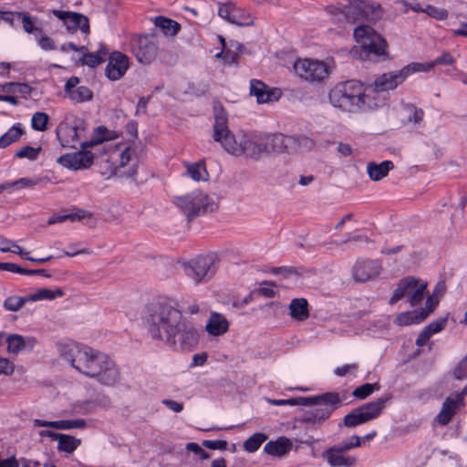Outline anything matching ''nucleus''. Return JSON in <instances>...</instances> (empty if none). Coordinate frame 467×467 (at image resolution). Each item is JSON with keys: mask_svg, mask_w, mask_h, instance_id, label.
Returning <instances> with one entry per match:
<instances>
[{"mask_svg": "<svg viewBox=\"0 0 467 467\" xmlns=\"http://www.w3.org/2000/svg\"><path fill=\"white\" fill-rule=\"evenodd\" d=\"M149 336L156 341L181 348L195 345L199 338L195 325L177 308L162 303L151 304L143 316Z\"/></svg>", "mask_w": 467, "mask_h": 467, "instance_id": "nucleus-1", "label": "nucleus"}, {"mask_svg": "<svg viewBox=\"0 0 467 467\" xmlns=\"http://www.w3.org/2000/svg\"><path fill=\"white\" fill-rule=\"evenodd\" d=\"M57 348L59 357L85 376L108 387L120 382V371L109 355L69 339L58 342Z\"/></svg>", "mask_w": 467, "mask_h": 467, "instance_id": "nucleus-2", "label": "nucleus"}, {"mask_svg": "<svg viewBox=\"0 0 467 467\" xmlns=\"http://www.w3.org/2000/svg\"><path fill=\"white\" fill-rule=\"evenodd\" d=\"M369 96L361 83L348 80L335 85L329 90L328 99L336 109L346 112H357L375 109V105L379 103L370 99Z\"/></svg>", "mask_w": 467, "mask_h": 467, "instance_id": "nucleus-3", "label": "nucleus"}, {"mask_svg": "<svg viewBox=\"0 0 467 467\" xmlns=\"http://www.w3.org/2000/svg\"><path fill=\"white\" fill-rule=\"evenodd\" d=\"M336 61L331 57L324 59L298 57L293 63V71L301 80L311 84L325 83L336 70Z\"/></svg>", "mask_w": 467, "mask_h": 467, "instance_id": "nucleus-4", "label": "nucleus"}, {"mask_svg": "<svg viewBox=\"0 0 467 467\" xmlns=\"http://www.w3.org/2000/svg\"><path fill=\"white\" fill-rule=\"evenodd\" d=\"M2 18L5 22L10 26H16L22 25L24 30L31 34L40 49L43 51L50 52L60 50V46L57 41L50 36H48L42 28L36 25V18L30 16L28 14L24 12H11L2 14Z\"/></svg>", "mask_w": 467, "mask_h": 467, "instance_id": "nucleus-5", "label": "nucleus"}, {"mask_svg": "<svg viewBox=\"0 0 467 467\" xmlns=\"http://www.w3.org/2000/svg\"><path fill=\"white\" fill-rule=\"evenodd\" d=\"M405 80L401 69L385 72L378 75L373 82L366 88V91L368 95H370V99L379 101L375 105V108H379L385 105L389 99V92L396 89Z\"/></svg>", "mask_w": 467, "mask_h": 467, "instance_id": "nucleus-6", "label": "nucleus"}, {"mask_svg": "<svg viewBox=\"0 0 467 467\" xmlns=\"http://www.w3.org/2000/svg\"><path fill=\"white\" fill-rule=\"evenodd\" d=\"M354 37L359 44L362 53V59H369L370 56L376 57L387 55V42L372 27L360 26L354 30Z\"/></svg>", "mask_w": 467, "mask_h": 467, "instance_id": "nucleus-7", "label": "nucleus"}, {"mask_svg": "<svg viewBox=\"0 0 467 467\" xmlns=\"http://www.w3.org/2000/svg\"><path fill=\"white\" fill-rule=\"evenodd\" d=\"M245 131H238L232 133L227 127V119L224 115H219L215 118L213 125V139L223 148L229 154L241 157L243 151V136Z\"/></svg>", "mask_w": 467, "mask_h": 467, "instance_id": "nucleus-8", "label": "nucleus"}, {"mask_svg": "<svg viewBox=\"0 0 467 467\" xmlns=\"http://www.w3.org/2000/svg\"><path fill=\"white\" fill-rule=\"evenodd\" d=\"M174 202L187 216H196L202 213L212 212L215 206L213 200L202 191H193L177 197Z\"/></svg>", "mask_w": 467, "mask_h": 467, "instance_id": "nucleus-9", "label": "nucleus"}, {"mask_svg": "<svg viewBox=\"0 0 467 467\" xmlns=\"http://www.w3.org/2000/svg\"><path fill=\"white\" fill-rule=\"evenodd\" d=\"M427 285L426 281L412 276L405 277L400 281L390 298V303L394 304L406 296L412 306H417L422 301Z\"/></svg>", "mask_w": 467, "mask_h": 467, "instance_id": "nucleus-10", "label": "nucleus"}, {"mask_svg": "<svg viewBox=\"0 0 467 467\" xmlns=\"http://www.w3.org/2000/svg\"><path fill=\"white\" fill-rule=\"evenodd\" d=\"M387 400L388 398H380L353 410L345 416L344 424L353 428L378 418L384 410Z\"/></svg>", "mask_w": 467, "mask_h": 467, "instance_id": "nucleus-11", "label": "nucleus"}, {"mask_svg": "<svg viewBox=\"0 0 467 467\" xmlns=\"http://www.w3.org/2000/svg\"><path fill=\"white\" fill-rule=\"evenodd\" d=\"M316 398V402L311 405L314 407L303 415L304 422L316 424L327 420L339 403V397L335 393H326Z\"/></svg>", "mask_w": 467, "mask_h": 467, "instance_id": "nucleus-12", "label": "nucleus"}, {"mask_svg": "<svg viewBox=\"0 0 467 467\" xmlns=\"http://www.w3.org/2000/svg\"><path fill=\"white\" fill-rule=\"evenodd\" d=\"M60 51L63 53H75L76 57L74 59L81 61L83 65L89 67H98L103 63L109 56V49L103 44H100L99 49L95 52H88L86 47H78L72 42H68L62 44Z\"/></svg>", "mask_w": 467, "mask_h": 467, "instance_id": "nucleus-13", "label": "nucleus"}, {"mask_svg": "<svg viewBox=\"0 0 467 467\" xmlns=\"http://www.w3.org/2000/svg\"><path fill=\"white\" fill-rule=\"evenodd\" d=\"M129 48L141 64L151 63L158 55L157 41L151 36H132Z\"/></svg>", "mask_w": 467, "mask_h": 467, "instance_id": "nucleus-14", "label": "nucleus"}, {"mask_svg": "<svg viewBox=\"0 0 467 467\" xmlns=\"http://www.w3.org/2000/svg\"><path fill=\"white\" fill-rule=\"evenodd\" d=\"M111 158L118 160L119 167L128 168V175L133 176L136 173L138 164V146L136 142L118 144L111 152Z\"/></svg>", "mask_w": 467, "mask_h": 467, "instance_id": "nucleus-15", "label": "nucleus"}, {"mask_svg": "<svg viewBox=\"0 0 467 467\" xmlns=\"http://www.w3.org/2000/svg\"><path fill=\"white\" fill-rule=\"evenodd\" d=\"M214 260L215 256L213 254L198 256L185 264V273L198 284L212 273Z\"/></svg>", "mask_w": 467, "mask_h": 467, "instance_id": "nucleus-16", "label": "nucleus"}, {"mask_svg": "<svg viewBox=\"0 0 467 467\" xmlns=\"http://www.w3.org/2000/svg\"><path fill=\"white\" fill-rule=\"evenodd\" d=\"M244 155L246 158L258 160L266 154L265 133L257 131H245L243 136Z\"/></svg>", "mask_w": 467, "mask_h": 467, "instance_id": "nucleus-17", "label": "nucleus"}, {"mask_svg": "<svg viewBox=\"0 0 467 467\" xmlns=\"http://www.w3.org/2000/svg\"><path fill=\"white\" fill-rule=\"evenodd\" d=\"M249 93L258 104H269L278 101L283 92L278 88L269 87L259 79L250 81Z\"/></svg>", "mask_w": 467, "mask_h": 467, "instance_id": "nucleus-18", "label": "nucleus"}, {"mask_svg": "<svg viewBox=\"0 0 467 467\" xmlns=\"http://www.w3.org/2000/svg\"><path fill=\"white\" fill-rule=\"evenodd\" d=\"M130 67V58L119 51H114L108 56L105 76L111 81L122 78Z\"/></svg>", "mask_w": 467, "mask_h": 467, "instance_id": "nucleus-19", "label": "nucleus"}, {"mask_svg": "<svg viewBox=\"0 0 467 467\" xmlns=\"http://www.w3.org/2000/svg\"><path fill=\"white\" fill-rule=\"evenodd\" d=\"M53 14L63 22V25L68 32L73 33L77 30H80L85 35L89 33V21L86 16L63 10H54Z\"/></svg>", "mask_w": 467, "mask_h": 467, "instance_id": "nucleus-20", "label": "nucleus"}, {"mask_svg": "<svg viewBox=\"0 0 467 467\" xmlns=\"http://www.w3.org/2000/svg\"><path fill=\"white\" fill-rule=\"evenodd\" d=\"M94 156L90 151L82 150L67 153L57 159V162L69 170L88 169L93 163Z\"/></svg>", "mask_w": 467, "mask_h": 467, "instance_id": "nucleus-21", "label": "nucleus"}, {"mask_svg": "<svg viewBox=\"0 0 467 467\" xmlns=\"http://www.w3.org/2000/svg\"><path fill=\"white\" fill-rule=\"evenodd\" d=\"M56 133L63 147L77 148L82 143L80 140L84 137V129L63 121L57 126Z\"/></svg>", "mask_w": 467, "mask_h": 467, "instance_id": "nucleus-22", "label": "nucleus"}, {"mask_svg": "<svg viewBox=\"0 0 467 467\" xmlns=\"http://www.w3.org/2000/svg\"><path fill=\"white\" fill-rule=\"evenodd\" d=\"M80 79L78 77L69 78L64 88L65 97L74 103H83L92 99L93 93L86 86L79 85Z\"/></svg>", "mask_w": 467, "mask_h": 467, "instance_id": "nucleus-23", "label": "nucleus"}, {"mask_svg": "<svg viewBox=\"0 0 467 467\" xmlns=\"http://www.w3.org/2000/svg\"><path fill=\"white\" fill-rule=\"evenodd\" d=\"M347 15L354 19L366 18L372 20L380 15V6L370 5L365 0H349Z\"/></svg>", "mask_w": 467, "mask_h": 467, "instance_id": "nucleus-24", "label": "nucleus"}, {"mask_svg": "<svg viewBox=\"0 0 467 467\" xmlns=\"http://www.w3.org/2000/svg\"><path fill=\"white\" fill-rule=\"evenodd\" d=\"M382 270L378 260H358L353 267V277L358 282H367L378 276Z\"/></svg>", "mask_w": 467, "mask_h": 467, "instance_id": "nucleus-25", "label": "nucleus"}, {"mask_svg": "<svg viewBox=\"0 0 467 467\" xmlns=\"http://www.w3.org/2000/svg\"><path fill=\"white\" fill-rule=\"evenodd\" d=\"M462 407L461 398H453L451 395L447 397L435 417V421L441 426L447 425Z\"/></svg>", "mask_w": 467, "mask_h": 467, "instance_id": "nucleus-26", "label": "nucleus"}, {"mask_svg": "<svg viewBox=\"0 0 467 467\" xmlns=\"http://www.w3.org/2000/svg\"><path fill=\"white\" fill-rule=\"evenodd\" d=\"M345 450L339 446H334L327 450L323 456L331 467H352L357 460L353 456L346 455Z\"/></svg>", "mask_w": 467, "mask_h": 467, "instance_id": "nucleus-27", "label": "nucleus"}, {"mask_svg": "<svg viewBox=\"0 0 467 467\" xmlns=\"http://www.w3.org/2000/svg\"><path fill=\"white\" fill-rule=\"evenodd\" d=\"M294 137L285 136L283 134H266L265 133V147L266 154L271 152H291L292 143Z\"/></svg>", "mask_w": 467, "mask_h": 467, "instance_id": "nucleus-28", "label": "nucleus"}, {"mask_svg": "<svg viewBox=\"0 0 467 467\" xmlns=\"http://www.w3.org/2000/svg\"><path fill=\"white\" fill-rule=\"evenodd\" d=\"M35 427H47L56 430H72L84 429L87 425L83 419L61 420H44L36 419L33 421Z\"/></svg>", "mask_w": 467, "mask_h": 467, "instance_id": "nucleus-29", "label": "nucleus"}, {"mask_svg": "<svg viewBox=\"0 0 467 467\" xmlns=\"http://www.w3.org/2000/svg\"><path fill=\"white\" fill-rule=\"evenodd\" d=\"M36 343V340L33 337H24L18 334H12L6 337L7 351L15 355L22 350L33 349Z\"/></svg>", "mask_w": 467, "mask_h": 467, "instance_id": "nucleus-30", "label": "nucleus"}, {"mask_svg": "<svg viewBox=\"0 0 467 467\" xmlns=\"http://www.w3.org/2000/svg\"><path fill=\"white\" fill-rule=\"evenodd\" d=\"M229 328V322L224 316L217 312H213L205 325V330L211 337H220L224 335Z\"/></svg>", "mask_w": 467, "mask_h": 467, "instance_id": "nucleus-31", "label": "nucleus"}, {"mask_svg": "<svg viewBox=\"0 0 467 467\" xmlns=\"http://www.w3.org/2000/svg\"><path fill=\"white\" fill-rule=\"evenodd\" d=\"M182 165L185 168L184 176L191 178L196 182L209 181L210 174L204 160H200L196 162L183 161Z\"/></svg>", "mask_w": 467, "mask_h": 467, "instance_id": "nucleus-32", "label": "nucleus"}, {"mask_svg": "<svg viewBox=\"0 0 467 467\" xmlns=\"http://www.w3.org/2000/svg\"><path fill=\"white\" fill-rule=\"evenodd\" d=\"M394 164L391 161H383L381 162H368L366 170L368 178L372 182H379L388 176L389 172L393 170Z\"/></svg>", "mask_w": 467, "mask_h": 467, "instance_id": "nucleus-33", "label": "nucleus"}, {"mask_svg": "<svg viewBox=\"0 0 467 467\" xmlns=\"http://www.w3.org/2000/svg\"><path fill=\"white\" fill-rule=\"evenodd\" d=\"M291 449L292 441L286 437H279L275 441H268L264 447V452L274 457H282Z\"/></svg>", "mask_w": 467, "mask_h": 467, "instance_id": "nucleus-34", "label": "nucleus"}, {"mask_svg": "<svg viewBox=\"0 0 467 467\" xmlns=\"http://www.w3.org/2000/svg\"><path fill=\"white\" fill-rule=\"evenodd\" d=\"M449 26L452 36L467 37V7L457 13L454 19L451 17Z\"/></svg>", "mask_w": 467, "mask_h": 467, "instance_id": "nucleus-35", "label": "nucleus"}, {"mask_svg": "<svg viewBox=\"0 0 467 467\" xmlns=\"http://www.w3.org/2000/svg\"><path fill=\"white\" fill-rule=\"evenodd\" d=\"M65 295L64 291L60 288L50 289L47 287H40L35 289L32 293L27 295L29 302L54 300L62 297Z\"/></svg>", "mask_w": 467, "mask_h": 467, "instance_id": "nucleus-36", "label": "nucleus"}, {"mask_svg": "<svg viewBox=\"0 0 467 467\" xmlns=\"http://www.w3.org/2000/svg\"><path fill=\"white\" fill-rule=\"evenodd\" d=\"M292 318L297 321L306 320L308 317V304L305 298L293 299L289 306Z\"/></svg>", "mask_w": 467, "mask_h": 467, "instance_id": "nucleus-37", "label": "nucleus"}, {"mask_svg": "<svg viewBox=\"0 0 467 467\" xmlns=\"http://www.w3.org/2000/svg\"><path fill=\"white\" fill-rule=\"evenodd\" d=\"M25 130L21 123H15L7 131L0 137V148H6L18 141Z\"/></svg>", "mask_w": 467, "mask_h": 467, "instance_id": "nucleus-38", "label": "nucleus"}, {"mask_svg": "<svg viewBox=\"0 0 467 467\" xmlns=\"http://www.w3.org/2000/svg\"><path fill=\"white\" fill-rule=\"evenodd\" d=\"M154 23L167 36H175L181 29V25L178 22L161 16H157Z\"/></svg>", "mask_w": 467, "mask_h": 467, "instance_id": "nucleus-39", "label": "nucleus"}, {"mask_svg": "<svg viewBox=\"0 0 467 467\" xmlns=\"http://www.w3.org/2000/svg\"><path fill=\"white\" fill-rule=\"evenodd\" d=\"M39 182L37 178H21L15 182H5L0 185V192H13L23 188H31Z\"/></svg>", "mask_w": 467, "mask_h": 467, "instance_id": "nucleus-40", "label": "nucleus"}, {"mask_svg": "<svg viewBox=\"0 0 467 467\" xmlns=\"http://www.w3.org/2000/svg\"><path fill=\"white\" fill-rule=\"evenodd\" d=\"M425 318H426V313H420L419 310H413V311L404 312V313L400 314L396 317L395 323L399 326H410V325L420 323Z\"/></svg>", "mask_w": 467, "mask_h": 467, "instance_id": "nucleus-41", "label": "nucleus"}, {"mask_svg": "<svg viewBox=\"0 0 467 467\" xmlns=\"http://www.w3.org/2000/svg\"><path fill=\"white\" fill-rule=\"evenodd\" d=\"M110 139H112L111 132L107 128L99 126L94 130L93 136L90 140L83 141L81 143V148L87 149Z\"/></svg>", "mask_w": 467, "mask_h": 467, "instance_id": "nucleus-42", "label": "nucleus"}, {"mask_svg": "<svg viewBox=\"0 0 467 467\" xmlns=\"http://www.w3.org/2000/svg\"><path fill=\"white\" fill-rule=\"evenodd\" d=\"M57 439V449L60 451L72 453L80 444V440L67 434L60 433Z\"/></svg>", "mask_w": 467, "mask_h": 467, "instance_id": "nucleus-43", "label": "nucleus"}, {"mask_svg": "<svg viewBox=\"0 0 467 467\" xmlns=\"http://www.w3.org/2000/svg\"><path fill=\"white\" fill-rule=\"evenodd\" d=\"M317 398H305V397H299V398H293V399H287V400H272L267 399V402L269 404L275 405V406H308L312 405L316 402Z\"/></svg>", "mask_w": 467, "mask_h": 467, "instance_id": "nucleus-44", "label": "nucleus"}, {"mask_svg": "<svg viewBox=\"0 0 467 467\" xmlns=\"http://www.w3.org/2000/svg\"><path fill=\"white\" fill-rule=\"evenodd\" d=\"M294 141L292 143L291 152L304 153L314 149L315 141L307 136H293Z\"/></svg>", "mask_w": 467, "mask_h": 467, "instance_id": "nucleus-45", "label": "nucleus"}, {"mask_svg": "<svg viewBox=\"0 0 467 467\" xmlns=\"http://www.w3.org/2000/svg\"><path fill=\"white\" fill-rule=\"evenodd\" d=\"M254 22V17L251 14L246 12L245 10L235 6L231 21V24L237 25L240 26H251Z\"/></svg>", "mask_w": 467, "mask_h": 467, "instance_id": "nucleus-46", "label": "nucleus"}, {"mask_svg": "<svg viewBox=\"0 0 467 467\" xmlns=\"http://www.w3.org/2000/svg\"><path fill=\"white\" fill-rule=\"evenodd\" d=\"M433 68V64L431 61L426 63L412 62L403 67L401 69L402 74L407 79L410 76L418 72H429Z\"/></svg>", "mask_w": 467, "mask_h": 467, "instance_id": "nucleus-47", "label": "nucleus"}, {"mask_svg": "<svg viewBox=\"0 0 467 467\" xmlns=\"http://www.w3.org/2000/svg\"><path fill=\"white\" fill-rule=\"evenodd\" d=\"M267 440V436L262 432H256L249 437L244 442V449L247 452L256 451L260 446Z\"/></svg>", "mask_w": 467, "mask_h": 467, "instance_id": "nucleus-48", "label": "nucleus"}, {"mask_svg": "<svg viewBox=\"0 0 467 467\" xmlns=\"http://www.w3.org/2000/svg\"><path fill=\"white\" fill-rule=\"evenodd\" d=\"M28 302L29 300H27V296H19L16 295H12L5 299L4 307L8 311L16 312Z\"/></svg>", "mask_w": 467, "mask_h": 467, "instance_id": "nucleus-49", "label": "nucleus"}, {"mask_svg": "<svg viewBox=\"0 0 467 467\" xmlns=\"http://www.w3.org/2000/svg\"><path fill=\"white\" fill-rule=\"evenodd\" d=\"M379 389V383H366L355 389L353 396L358 400H364Z\"/></svg>", "mask_w": 467, "mask_h": 467, "instance_id": "nucleus-50", "label": "nucleus"}, {"mask_svg": "<svg viewBox=\"0 0 467 467\" xmlns=\"http://www.w3.org/2000/svg\"><path fill=\"white\" fill-rule=\"evenodd\" d=\"M49 117L45 112H36L31 118V127L36 131H45L47 128Z\"/></svg>", "mask_w": 467, "mask_h": 467, "instance_id": "nucleus-51", "label": "nucleus"}, {"mask_svg": "<svg viewBox=\"0 0 467 467\" xmlns=\"http://www.w3.org/2000/svg\"><path fill=\"white\" fill-rule=\"evenodd\" d=\"M40 151V147L25 146L19 149L15 153V157L18 159H27L29 161H35L37 159Z\"/></svg>", "mask_w": 467, "mask_h": 467, "instance_id": "nucleus-52", "label": "nucleus"}, {"mask_svg": "<svg viewBox=\"0 0 467 467\" xmlns=\"http://www.w3.org/2000/svg\"><path fill=\"white\" fill-rule=\"evenodd\" d=\"M424 14L438 21L445 20L449 16V13L446 9L431 5H426L424 6Z\"/></svg>", "mask_w": 467, "mask_h": 467, "instance_id": "nucleus-53", "label": "nucleus"}, {"mask_svg": "<svg viewBox=\"0 0 467 467\" xmlns=\"http://www.w3.org/2000/svg\"><path fill=\"white\" fill-rule=\"evenodd\" d=\"M0 252L1 253H21V247L14 240L0 235Z\"/></svg>", "mask_w": 467, "mask_h": 467, "instance_id": "nucleus-54", "label": "nucleus"}, {"mask_svg": "<svg viewBox=\"0 0 467 467\" xmlns=\"http://www.w3.org/2000/svg\"><path fill=\"white\" fill-rule=\"evenodd\" d=\"M395 4L398 5V8L406 13L408 10H412L416 13H424V6H422L420 3H411L409 4L404 0H397Z\"/></svg>", "mask_w": 467, "mask_h": 467, "instance_id": "nucleus-55", "label": "nucleus"}, {"mask_svg": "<svg viewBox=\"0 0 467 467\" xmlns=\"http://www.w3.org/2000/svg\"><path fill=\"white\" fill-rule=\"evenodd\" d=\"M447 317H441L433 322H431L429 326L425 327V330L429 332L431 336L441 332L447 324Z\"/></svg>", "mask_w": 467, "mask_h": 467, "instance_id": "nucleus-56", "label": "nucleus"}, {"mask_svg": "<svg viewBox=\"0 0 467 467\" xmlns=\"http://www.w3.org/2000/svg\"><path fill=\"white\" fill-rule=\"evenodd\" d=\"M235 6L231 2L221 5L218 9L219 16L230 23Z\"/></svg>", "mask_w": 467, "mask_h": 467, "instance_id": "nucleus-57", "label": "nucleus"}, {"mask_svg": "<svg viewBox=\"0 0 467 467\" xmlns=\"http://www.w3.org/2000/svg\"><path fill=\"white\" fill-rule=\"evenodd\" d=\"M361 446V437L353 435L345 439L342 443L339 445L345 451H348L351 449L358 448Z\"/></svg>", "mask_w": 467, "mask_h": 467, "instance_id": "nucleus-58", "label": "nucleus"}, {"mask_svg": "<svg viewBox=\"0 0 467 467\" xmlns=\"http://www.w3.org/2000/svg\"><path fill=\"white\" fill-rule=\"evenodd\" d=\"M358 368V365L355 363L351 364H344L338 367H336L333 370L334 374L337 377H345L348 374L354 373Z\"/></svg>", "mask_w": 467, "mask_h": 467, "instance_id": "nucleus-59", "label": "nucleus"}, {"mask_svg": "<svg viewBox=\"0 0 467 467\" xmlns=\"http://www.w3.org/2000/svg\"><path fill=\"white\" fill-rule=\"evenodd\" d=\"M202 445L211 450L224 451L227 449V441L223 440H206L202 441Z\"/></svg>", "mask_w": 467, "mask_h": 467, "instance_id": "nucleus-60", "label": "nucleus"}, {"mask_svg": "<svg viewBox=\"0 0 467 467\" xmlns=\"http://www.w3.org/2000/svg\"><path fill=\"white\" fill-rule=\"evenodd\" d=\"M407 111L412 116H409V120L413 122L414 124H418L422 120L423 111L420 109H417L412 105H408L406 107Z\"/></svg>", "mask_w": 467, "mask_h": 467, "instance_id": "nucleus-61", "label": "nucleus"}, {"mask_svg": "<svg viewBox=\"0 0 467 467\" xmlns=\"http://www.w3.org/2000/svg\"><path fill=\"white\" fill-rule=\"evenodd\" d=\"M431 62L433 64V67H435L438 65H451L454 62V58L450 53L446 52Z\"/></svg>", "mask_w": 467, "mask_h": 467, "instance_id": "nucleus-62", "label": "nucleus"}, {"mask_svg": "<svg viewBox=\"0 0 467 467\" xmlns=\"http://www.w3.org/2000/svg\"><path fill=\"white\" fill-rule=\"evenodd\" d=\"M439 300H440V298H438L432 295L428 296V298L426 300L425 308L419 310L420 313H426V317H427L430 315V313H431L433 311V309L437 306Z\"/></svg>", "mask_w": 467, "mask_h": 467, "instance_id": "nucleus-63", "label": "nucleus"}, {"mask_svg": "<svg viewBox=\"0 0 467 467\" xmlns=\"http://www.w3.org/2000/svg\"><path fill=\"white\" fill-rule=\"evenodd\" d=\"M454 375L458 379L467 378V357L462 359L454 369Z\"/></svg>", "mask_w": 467, "mask_h": 467, "instance_id": "nucleus-64", "label": "nucleus"}]
</instances>
